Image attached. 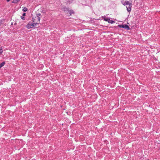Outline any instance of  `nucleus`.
Returning a JSON list of instances; mask_svg holds the SVG:
<instances>
[{
	"mask_svg": "<svg viewBox=\"0 0 160 160\" xmlns=\"http://www.w3.org/2000/svg\"><path fill=\"white\" fill-rule=\"evenodd\" d=\"M104 19L105 21L108 22L109 23L111 24L113 23L114 22L112 20L108 18H104Z\"/></svg>",
	"mask_w": 160,
	"mask_h": 160,
	"instance_id": "39448f33",
	"label": "nucleus"
},
{
	"mask_svg": "<svg viewBox=\"0 0 160 160\" xmlns=\"http://www.w3.org/2000/svg\"><path fill=\"white\" fill-rule=\"evenodd\" d=\"M5 64V62H3L2 63H0V68L2 67Z\"/></svg>",
	"mask_w": 160,
	"mask_h": 160,
	"instance_id": "0eeeda50",
	"label": "nucleus"
},
{
	"mask_svg": "<svg viewBox=\"0 0 160 160\" xmlns=\"http://www.w3.org/2000/svg\"><path fill=\"white\" fill-rule=\"evenodd\" d=\"M10 0H7V1L8 2H9Z\"/></svg>",
	"mask_w": 160,
	"mask_h": 160,
	"instance_id": "f8f14e48",
	"label": "nucleus"
},
{
	"mask_svg": "<svg viewBox=\"0 0 160 160\" xmlns=\"http://www.w3.org/2000/svg\"><path fill=\"white\" fill-rule=\"evenodd\" d=\"M41 16V15L40 14H38L36 17H35V19H37L38 20V21L36 23H32L31 22H29L26 25L27 28L28 29H30L34 27H35L36 25L38 23V22H39V21L40 19V17Z\"/></svg>",
	"mask_w": 160,
	"mask_h": 160,
	"instance_id": "f03ea898",
	"label": "nucleus"
},
{
	"mask_svg": "<svg viewBox=\"0 0 160 160\" xmlns=\"http://www.w3.org/2000/svg\"><path fill=\"white\" fill-rule=\"evenodd\" d=\"M1 26V22H0V26Z\"/></svg>",
	"mask_w": 160,
	"mask_h": 160,
	"instance_id": "f3484780",
	"label": "nucleus"
},
{
	"mask_svg": "<svg viewBox=\"0 0 160 160\" xmlns=\"http://www.w3.org/2000/svg\"><path fill=\"white\" fill-rule=\"evenodd\" d=\"M25 15H26V13H24L22 14V16H24Z\"/></svg>",
	"mask_w": 160,
	"mask_h": 160,
	"instance_id": "9b49d317",
	"label": "nucleus"
},
{
	"mask_svg": "<svg viewBox=\"0 0 160 160\" xmlns=\"http://www.w3.org/2000/svg\"><path fill=\"white\" fill-rule=\"evenodd\" d=\"M20 0H13V1L12 2V3H17L18 2L20 1Z\"/></svg>",
	"mask_w": 160,
	"mask_h": 160,
	"instance_id": "423d86ee",
	"label": "nucleus"
},
{
	"mask_svg": "<svg viewBox=\"0 0 160 160\" xmlns=\"http://www.w3.org/2000/svg\"><path fill=\"white\" fill-rule=\"evenodd\" d=\"M1 26V22H0V26Z\"/></svg>",
	"mask_w": 160,
	"mask_h": 160,
	"instance_id": "4468645a",
	"label": "nucleus"
},
{
	"mask_svg": "<svg viewBox=\"0 0 160 160\" xmlns=\"http://www.w3.org/2000/svg\"><path fill=\"white\" fill-rule=\"evenodd\" d=\"M121 2L123 5H126L127 11L130 12L131 10L132 0H122Z\"/></svg>",
	"mask_w": 160,
	"mask_h": 160,
	"instance_id": "f257e3e1",
	"label": "nucleus"
},
{
	"mask_svg": "<svg viewBox=\"0 0 160 160\" xmlns=\"http://www.w3.org/2000/svg\"><path fill=\"white\" fill-rule=\"evenodd\" d=\"M64 11L66 12H67V13H68V12L71 15L72 14H73L74 13V12L73 10H69L68 8H65L64 9Z\"/></svg>",
	"mask_w": 160,
	"mask_h": 160,
	"instance_id": "20e7f679",
	"label": "nucleus"
},
{
	"mask_svg": "<svg viewBox=\"0 0 160 160\" xmlns=\"http://www.w3.org/2000/svg\"><path fill=\"white\" fill-rule=\"evenodd\" d=\"M23 8L22 10V11L24 12H26L28 10V9L25 7H24Z\"/></svg>",
	"mask_w": 160,
	"mask_h": 160,
	"instance_id": "6e6552de",
	"label": "nucleus"
},
{
	"mask_svg": "<svg viewBox=\"0 0 160 160\" xmlns=\"http://www.w3.org/2000/svg\"><path fill=\"white\" fill-rule=\"evenodd\" d=\"M2 52H3V51L2 50V48H1L0 49V54H1V53H2Z\"/></svg>",
	"mask_w": 160,
	"mask_h": 160,
	"instance_id": "1a4fd4ad",
	"label": "nucleus"
},
{
	"mask_svg": "<svg viewBox=\"0 0 160 160\" xmlns=\"http://www.w3.org/2000/svg\"><path fill=\"white\" fill-rule=\"evenodd\" d=\"M21 18L22 19V20H25V18L24 17V16H21Z\"/></svg>",
	"mask_w": 160,
	"mask_h": 160,
	"instance_id": "9d476101",
	"label": "nucleus"
},
{
	"mask_svg": "<svg viewBox=\"0 0 160 160\" xmlns=\"http://www.w3.org/2000/svg\"><path fill=\"white\" fill-rule=\"evenodd\" d=\"M1 26V22H0V26Z\"/></svg>",
	"mask_w": 160,
	"mask_h": 160,
	"instance_id": "2eb2a0df",
	"label": "nucleus"
},
{
	"mask_svg": "<svg viewBox=\"0 0 160 160\" xmlns=\"http://www.w3.org/2000/svg\"><path fill=\"white\" fill-rule=\"evenodd\" d=\"M118 27H119V28H123L125 29H127V30H130V28L128 26V25H127L125 24H122L119 25L118 26Z\"/></svg>",
	"mask_w": 160,
	"mask_h": 160,
	"instance_id": "7ed1b4c3",
	"label": "nucleus"
},
{
	"mask_svg": "<svg viewBox=\"0 0 160 160\" xmlns=\"http://www.w3.org/2000/svg\"><path fill=\"white\" fill-rule=\"evenodd\" d=\"M1 26V22H0V26Z\"/></svg>",
	"mask_w": 160,
	"mask_h": 160,
	"instance_id": "dca6fc26",
	"label": "nucleus"
},
{
	"mask_svg": "<svg viewBox=\"0 0 160 160\" xmlns=\"http://www.w3.org/2000/svg\"><path fill=\"white\" fill-rule=\"evenodd\" d=\"M33 22H35V21H34V19H33Z\"/></svg>",
	"mask_w": 160,
	"mask_h": 160,
	"instance_id": "ddd939ff",
	"label": "nucleus"
}]
</instances>
